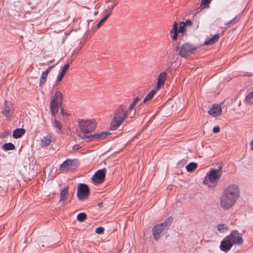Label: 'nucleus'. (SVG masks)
<instances>
[{
	"mask_svg": "<svg viewBox=\"0 0 253 253\" xmlns=\"http://www.w3.org/2000/svg\"><path fill=\"white\" fill-rule=\"evenodd\" d=\"M128 115V111L126 107L121 105L114 112L113 119L110 124L111 130H116L126 119Z\"/></svg>",
	"mask_w": 253,
	"mask_h": 253,
	"instance_id": "f257e3e1",
	"label": "nucleus"
},
{
	"mask_svg": "<svg viewBox=\"0 0 253 253\" xmlns=\"http://www.w3.org/2000/svg\"><path fill=\"white\" fill-rule=\"evenodd\" d=\"M222 175V167H219L218 169H211L207 173L205 179L203 180V183L207 185L209 187H212L210 183L213 185V187L216 185L219 179Z\"/></svg>",
	"mask_w": 253,
	"mask_h": 253,
	"instance_id": "f03ea898",
	"label": "nucleus"
},
{
	"mask_svg": "<svg viewBox=\"0 0 253 253\" xmlns=\"http://www.w3.org/2000/svg\"><path fill=\"white\" fill-rule=\"evenodd\" d=\"M80 130L84 134L89 133L95 129L96 123L93 120H81L78 121Z\"/></svg>",
	"mask_w": 253,
	"mask_h": 253,
	"instance_id": "7ed1b4c3",
	"label": "nucleus"
},
{
	"mask_svg": "<svg viewBox=\"0 0 253 253\" xmlns=\"http://www.w3.org/2000/svg\"><path fill=\"white\" fill-rule=\"evenodd\" d=\"M62 101V94L61 92H55L53 99L50 101V110L52 116H54L58 111Z\"/></svg>",
	"mask_w": 253,
	"mask_h": 253,
	"instance_id": "20e7f679",
	"label": "nucleus"
},
{
	"mask_svg": "<svg viewBox=\"0 0 253 253\" xmlns=\"http://www.w3.org/2000/svg\"><path fill=\"white\" fill-rule=\"evenodd\" d=\"M173 218L171 217L168 218L164 222L154 226L152 229V234L154 238L158 240L161 237V233L163 231L165 227L170 225Z\"/></svg>",
	"mask_w": 253,
	"mask_h": 253,
	"instance_id": "39448f33",
	"label": "nucleus"
},
{
	"mask_svg": "<svg viewBox=\"0 0 253 253\" xmlns=\"http://www.w3.org/2000/svg\"><path fill=\"white\" fill-rule=\"evenodd\" d=\"M236 200L223 193L220 199V206L224 210L231 208L235 204Z\"/></svg>",
	"mask_w": 253,
	"mask_h": 253,
	"instance_id": "423d86ee",
	"label": "nucleus"
},
{
	"mask_svg": "<svg viewBox=\"0 0 253 253\" xmlns=\"http://www.w3.org/2000/svg\"><path fill=\"white\" fill-rule=\"evenodd\" d=\"M196 49L197 48L193 45L185 43L182 45L179 51V55L182 57L186 58L194 53Z\"/></svg>",
	"mask_w": 253,
	"mask_h": 253,
	"instance_id": "0eeeda50",
	"label": "nucleus"
},
{
	"mask_svg": "<svg viewBox=\"0 0 253 253\" xmlns=\"http://www.w3.org/2000/svg\"><path fill=\"white\" fill-rule=\"evenodd\" d=\"M223 193L234 198V199L237 200L239 195L240 190L238 186L236 184H231L226 188Z\"/></svg>",
	"mask_w": 253,
	"mask_h": 253,
	"instance_id": "6e6552de",
	"label": "nucleus"
},
{
	"mask_svg": "<svg viewBox=\"0 0 253 253\" xmlns=\"http://www.w3.org/2000/svg\"><path fill=\"white\" fill-rule=\"evenodd\" d=\"M89 194L88 187L85 184H80L78 187L77 195L80 200L86 199Z\"/></svg>",
	"mask_w": 253,
	"mask_h": 253,
	"instance_id": "1a4fd4ad",
	"label": "nucleus"
},
{
	"mask_svg": "<svg viewBox=\"0 0 253 253\" xmlns=\"http://www.w3.org/2000/svg\"><path fill=\"white\" fill-rule=\"evenodd\" d=\"M78 165L79 162L77 160L68 159L60 165L59 169H74Z\"/></svg>",
	"mask_w": 253,
	"mask_h": 253,
	"instance_id": "9d476101",
	"label": "nucleus"
},
{
	"mask_svg": "<svg viewBox=\"0 0 253 253\" xmlns=\"http://www.w3.org/2000/svg\"><path fill=\"white\" fill-rule=\"evenodd\" d=\"M106 170L105 169H102L98 170L93 175L92 177V181L96 183H102L105 177Z\"/></svg>",
	"mask_w": 253,
	"mask_h": 253,
	"instance_id": "9b49d317",
	"label": "nucleus"
},
{
	"mask_svg": "<svg viewBox=\"0 0 253 253\" xmlns=\"http://www.w3.org/2000/svg\"><path fill=\"white\" fill-rule=\"evenodd\" d=\"M14 108L13 104L10 102L5 101L4 106L1 109V113L6 118H9L12 115L13 113Z\"/></svg>",
	"mask_w": 253,
	"mask_h": 253,
	"instance_id": "f8f14e48",
	"label": "nucleus"
},
{
	"mask_svg": "<svg viewBox=\"0 0 253 253\" xmlns=\"http://www.w3.org/2000/svg\"><path fill=\"white\" fill-rule=\"evenodd\" d=\"M232 246V242L227 236L221 241L219 248L221 251L228 252L230 250Z\"/></svg>",
	"mask_w": 253,
	"mask_h": 253,
	"instance_id": "ddd939ff",
	"label": "nucleus"
},
{
	"mask_svg": "<svg viewBox=\"0 0 253 253\" xmlns=\"http://www.w3.org/2000/svg\"><path fill=\"white\" fill-rule=\"evenodd\" d=\"M229 239L232 242V244H235L238 245L242 244L243 240L242 236L237 231H233L230 235L227 236Z\"/></svg>",
	"mask_w": 253,
	"mask_h": 253,
	"instance_id": "4468645a",
	"label": "nucleus"
},
{
	"mask_svg": "<svg viewBox=\"0 0 253 253\" xmlns=\"http://www.w3.org/2000/svg\"><path fill=\"white\" fill-rule=\"evenodd\" d=\"M166 79L167 73L166 72H162L158 75L156 87L157 90H159L162 86H164Z\"/></svg>",
	"mask_w": 253,
	"mask_h": 253,
	"instance_id": "2eb2a0df",
	"label": "nucleus"
},
{
	"mask_svg": "<svg viewBox=\"0 0 253 253\" xmlns=\"http://www.w3.org/2000/svg\"><path fill=\"white\" fill-rule=\"evenodd\" d=\"M209 114L213 117H217L222 113V110L220 106L217 105H213L208 111Z\"/></svg>",
	"mask_w": 253,
	"mask_h": 253,
	"instance_id": "dca6fc26",
	"label": "nucleus"
},
{
	"mask_svg": "<svg viewBox=\"0 0 253 253\" xmlns=\"http://www.w3.org/2000/svg\"><path fill=\"white\" fill-rule=\"evenodd\" d=\"M51 125L55 129L57 132L59 133L61 132L63 128L62 125L60 121L55 118L51 119Z\"/></svg>",
	"mask_w": 253,
	"mask_h": 253,
	"instance_id": "f3484780",
	"label": "nucleus"
},
{
	"mask_svg": "<svg viewBox=\"0 0 253 253\" xmlns=\"http://www.w3.org/2000/svg\"><path fill=\"white\" fill-rule=\"evenodd\" d=\"M111 133L107 131H101L100 132L96 133L93 135H90L88 136V138H90L91 139H104L106 138L107 136L110 135Z\"/></svg>",
	"mask_w": 253,
	"mask_h": 253,
	"instance_id": "a211bd4d",
	"label": "nucleus"
},
{
	"mask_svg": "<svg viewBox=\"0 0 253 253\" xmlns=\"http://www.w3.org/2000/svg\"><path fill=\"white\" fill-rule=\"evenodd\" d=\"M177 24L176 22H174L172 28L169 31V36L173 40L175 41L177 39Z\"/></svg>",
	"mask_w": 253,
	"mask_h": 253,
	"instance_id": "6ab92c4d",
	"label": "nucleus"
},
{
	"mask_svg": "<svg viewBox=\"0 0 253 253\" xmlns=\"http://www.w3.org/2000/svg\"><path fill=\"white\" fill-rule=\"evenodd\" d=\"M52 141V138L50 135H46V136H43L41 140L40 143V146L42 147L48 146L50 145Z\"/></svg>",
	"mask_w": 253,
	"mask_h": 253,
	"instance_id": "aec40b11",
	"label": "nucleus"
},
{
	"mask_svg": "<svg viewBox=\"0 0 253 253\" xmlns=\"http://www.w3.org/2000/svg\"><path fill=\"white\" fill-rule=\"evenodd\" d=\"M219 37V35L215 34L213 36H212L211 38H207L205 42V44L211 45L213 44L218 41Z\"/></svg>",
	"mask_w": 253,
	"mask_h": 253,
	"instance_id": "412c9836",
	"label": "nucleus"
},
{
	"mask_svg": "<svg viewBox=\"0 0 253 253\" xmlns=\"http://www.w3.org/2000/svg\"><path fill=\"white\" fill-rule=\"evenodd\" d=\"M25 132V130L24 128H17L13 131V137L14 138H18L22 136Z\"/></svg>",
	"mask_w": 253,
	"mask_h": 253,
	"instance_id": "4be33fe9",
	"label": "nucleus"
},
{
	"mask_svg": "<svg viewBox=\"0 0 253 253\" xmlns=\"http://www.w3.org/2000/svg\"><path fill=\"white\" fill-rule=\"evenodd\" d=\"M69 67V64H66L64 65V66L62 68L61 73L60 76H59V77H58L57 81L56 84H57L58 82H59L60 81L62 80L63 77H64V76L65 75V72L68 69Z\"/></svg>",
	"mask_w": 253,
	"mask_h": 253,
	"instance_id": "5701e85b",
	"label": "nucleus"
},
{
	"mask_svg": "<svg viewBox=\"0 0 253 253\" xmlns=\"http://www.w3.org/2000/svg\"><path fill=\"white\" fill-rule=\"evenodd\" d=\"M159 90H157V88H156L154 90H152L149 93L146 95L144 99L143 100V102L145 103L149 100H151L154 96V95L156 94L157 91Z\"/></svg>",
	"mask_w": 253,
	"mask_h": 253,
	"instance_id": "b1692460",
	"label": "nucleus"
},
{
	"mask_svg": "<svg viewBox=\"0 0 253 253\" xmlns=\"http://www.w3.org/2000/svg\"><path fill=\"white\" fill-rule=\"evenodd\" d=\"M68 189L69 188L68 187H66L63 190H62L60 192V201H64L66 199V198L68 196Z\"/></svg>",
	"mask_w": 253,
	"mask_h": 253,
	"instance_id": "393cba45",
	"label": "nucleus"
},
{
	"mask_svg": "<svg viewBox=\"0 0 253 253\" xmlns=\"http://www.w3.org/2000/svg\"><path fill=\"white\" fill-rule=\"evenodd\" d=\"M217 228L220 233H224L228 229V226L225 224H219L217 225Z\"/></svg>",
	"mask_w": 253,
	"mask_h": 253,
	"instance_id": "a878e982",
	"label": "nucleus"
},
{
	"mask_svg": "<svg viewBox=\"0 0 253 253\" xmlns=\"http://www.w3.org/2000/svg\"><path fill=\"white\" fill-rule=\"evenodd\" d=\"M197 164L195 163L192 162L189 163L186 167V169L187 171L191 172L197 168Z\"/></svg>",
	"mask_w": 253,
	"mask_h": 253,
	"instance_id": "bb28decb",
	"label": "nucleus"
},
{
	"mask_svg": "<svg viewBox=\"0 0 253 253\" xmlns=\"http://www.w3.org/2000/svg\"><path fill=\"white\" fill-rule=\"evenodd\" d=\"M245 101L248 104L253 103V91L250 92L246 97Z\"/></svg>",
	"mask_w": 253,
	"mask_h": 253,
	"instance_id": "cd10ccee",
	"label": "nucleus"
},
{
	"mask_svg": "<svg viewBox=\"0 0 253 253\" xmlns=\"http://www.w3.org/2000/svg\"><path fill=\"white\" fill-rule=\"evenodd\" d=\"M2 148L5 150H12L15 149V146L11 143H6L3 145Z\"/></svg>",
	"mask_w": 253,
	"mask_h": 253,
	"instance_id": "c85d7f7f",
	"label": "nucleus"
},
{
	"mask_svg": "<svg viewBox=\"0 0 253 253\" xmlns=\"http://www.w3.org/2000/svg\"><path fill=\"white\" fill-rule=\"evenodd\" d=\"M47 75H48V74L44 72V71L42 72L41 79H40V86L42 85L45 83Z\"/></svg>",
	"mask_w": 253,
	"mask_h": 253,
	"instance_id": "c756f323",
	"label": "nucleus"
},
{
	"mask_svg": "<svg viewBox=\"0 0 253 253\" xmlns=\"http://www.w3.org/2000/svg\"><path fill=\"white\" fill-rule=\"evenodd\" d=\"M77 220L80 222H83L86 219V215L84 212H81L78 214Z\"/></svg>",
	"mask_w": 253,
	"mask_h": 253,
	"instance_id": "7c9ffc66",
	"label": "nucleus"
},
{
	"mask_svg": "<svg viewBox=\"0 0 253 253\" xmlns=\"http://www.w3.org/2000/svg\"><path fill=\"white\" fill-rule=\"evenodd\" d=\"M185 24L184 22H181L180 23V26L178 29L179 33H182L183 35L186 33V29L185 28Z\"/></svg>",
	"mask_w": 253,
	"mask_h": 253,
	"instance_id": "2f4dec72",
	"label": "nucleus"
},
{
	"mask_svg": "<svg viewBox=\"0 0 253 253\" xmlns=\"http://www.w3.org/2000/svg\"><path fill=\"white\" fill-rule=\"evenodd\" d=\"M211 0H202V2L200 6L203 8L209 7V4Z\"/></svg>",
	"mask_w": 253,
	"mask_h": 253,
	"instance_id": "473e14b6",
	"label": "nucleus"
},
{
	"mask_svg": "<svg viewBox=\"0 0 253 253\" xmlns=\"http://www.w3.org/2000/svg\"><path fill=\"white\" fill-rule=\"evenodd\" d=\"M104 231V228L102 227H99L96 228L95 229V233L98 234H101L103 233Z\"/></svg>",
	"mask_w": 253,
	"mask_h": 253,
	"instance_id": "72a5a7b5",
	"label": "nucleus"
},
{
	"mask_svg": "<svg viewBox=\"0 0 253 253\" xmlns=\"http://www.w3.org/2000/svg\"><path fill=\"white\" fill-rule=\"evenodd\" d=\"M220 131V127L216 126L213 128V132L215 133H218Z\"/></svg>",
	"mask_w": 253,
	"mask_h": 253,
	"instance_id": "f704fd0d",
	"label": "nucleus"
},
{
	"mask_svg": "<svg viewBox=\"0 0 253 253\" xmlns=\"http://www.w3.org/2000/svg\"><path fill=\"white\" fill-rule=\"evenodd\" d=\"M184 23L185 26H191L192 25V22L190 19L186 20L185 22H184Z\"/></svg>",
	"mask_w": 253,
	"mask_h": 253,
	"instance_id": "c9c22d12",
	"label": "nucleus"
},
{
	"mask_svg": "<svg viewBox=\"0 0 253 253\" xmlns=\"http://www.w3.org/2000/svg\"><path fill=\"white\" fill-rule=\"evenodd\" d=\"M54 67V65L49 66L44 72L48 74L52 69Z\"/></svg>",
	"mask_w": 253,
	"mask_h": 253,
	"instance_id": "e433bc0d",
	"label": "nucleus"
},
{
	"mask_svg": "<svg viewBox=\"0 0 253 253\" xmlns=\"http://www.w3.org/2000/svg\"><path fill=\"white\" fill-rule=\"evenodd\" d=\"M105 21V20L102 18L100 21V22L97 24L96 25V27L97 28H99L101 25L103 23H104V22Z\"/></svg>",
	"mask_w": 253,
	"mask_h": 253,
	"instance_id": "4c0bfd02",
	"label": "nucleus"
},
{
	"mask_svg": "<svg viewBox=\"0 0 253 253\" xmlns=\"http://www.w3.org/2000/svg\"><path fill=\"white\" fill-rule=\"evenodd\" d=\"M117 4V0H115V3L112 4L109 8V11H111L112 12V10L114 8L115 6Z\"/></svg>",
	"mask_w": 253,
	"mask_h": 253,
	"instance_id": "58836bf2",
	"label": "nucleus"
},
{
	"mask_svg": "<svg viewBox=\"0 0 253 253\" xmlns=\"http://www.w3.org/2000/svg\"><path fill=\"white\" fill-rule=\"evenodd\" d=\"M112 12L111 11H108V13L105 15V16L103 18V19L106 21V20L110 16Z\"/></svg>",
	"mask_w": 253,
	"mask_h": 253,
	"instance_id": "ea45409f",
	"label": "nucleus"
},
{
	"mask_svg": "<svg viewBox=\"0 0 253 253\" xmlns=\"http://www.w3.org/2000/svg\"><path fill=\"white\" fill-rule=\"evenodd\" d=\"M139 100V98L138 97H136V98H135L132 102L131 103V104L133 105H135L137 103V102L138 101V100Z\"/></svg>",
	"mask_w": 253,
	"mask_h": 253,
	"instance_id": "a19ab883",
	"label": "nucleus"
},
{
	"mask_svg": "<svg viewBox=\"0 0 253 253\" xmlns=\"http://www.w3.org/2000/svg\"><path fill=\"white\" fill-rule=\"evenodd\" d=\"M250 149L253 151V138L252 139V140L250 142Z\"/></svg>",
	"mask_w": 253,
	"mask_h": 253,
	"instance_id": "79ce46f5",
	"label": "nucleus"
},
{
	"mask_svg": "<svg viewBox=\"0 0 253 253\" xmlns=\"http://www.w3.org/2000/svg\"><path fill=\"white\" fill-rule=\"evenodd\" d=\"M135 106L132 105V104H130V106L129 107L128 109V111H131L134 108Z\"/></svg>",
	"mask_w": 253,
	"mask_h": 253,
	"instance_id": "37998d69",
	"label": "nucleus"
},
{
	"mask_svg": "<svg viewBox=\"0 0 253 253\" xmlns=\"http://www.w3.org/2000/svg\"><path fill=\"white\" fill-rule=\"evenodd\" d=\"M237 18H238V16H236L235 18H233L232 20H231V21H232V23H235L237 22Z\"/></svg>",
	"mask_w": 253,
	"mask_h": 253,
	"instance_id": "c03bdc74",
	"label": "nucleus"
},
{
	"mask_svg": "<svg viewBox=\"0 0 253 253\" xmlns=\"http://www.w3.org/2000/svg\"><path fill=\"white\" fill-rule=\"evenodd\" d=\"M61 113L63 115H67V113H65L63 109H61Z\"/></svg>",
	"mask_w": 253,
	"mask_h": 253,
	"instance_id": "a18cd8bd",
	"label": "nucleus"
},
{
	"mask_svg": "<svg viewBox=\"0 0 253 253\" xmlns=\"http://www.w3.org/2000/svg\"><path fill=\"white\" fill-rule=\"evenodd\" d=\"M232 24V21H229V22H228L227 23H225V25H227L228 24Z\"/></svg>",
	"mask_w": 253,
	"mask_h": 253,
	"instance_id": "49530a36",
	"label": "nucleus"
}]
</instances>
